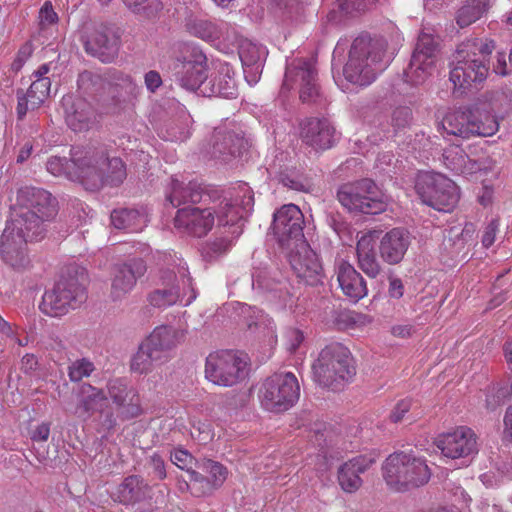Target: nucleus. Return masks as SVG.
<instances>
[{
	"instance_id": "nucleus-19",
	"label": "nucleus",
	"mask_w": 512,
	"mask_h": 512,
	"mask_svg": "<svg viewBox=\"0 0 512 512\" xmlns=\"http://www.w3.org/2000/svg\"><path fill=\"white\" fill-rule=\"evenodd\" d=\"M147 271L141 258H133L113 268L110 296L113 301L122 300L135 286L137 279Z\"/></svg>"
},
{
	"instance_id": "nucleus-57",
	"label": "nucleus",
	"mask_w": 512,
	"mask_h": 512,
	"mask_svg": "<svg viewBox=\"0 0 512 512\" xmlns=\"http://www.w3.org/2000/svg\"><path fill=\"white\" fill-rule=\"evenodd\" d=\"M170 458L173 464H175L180 469L185 470L188 475H190L191 471H195L192 469V465L196 462V460L187 450L175 449L171 453Z\"/></svg>"
},
{
	"instance_id": "nucleus-45",
	"label": "nucleus",
	"mask_w": 512,
	"mask_h": 512,
	"mask_svg": "<svg viewBox=\"0 0 512 512\" xmlns=\"http://www.w3.org/2000/svg\"><path fill=\"white\" fill-rule=\"evenodd\" d=\"M62 104L65 107V118L66 124L70 127H76L78 124H83L88 120V117L83 112V110L79 111V108L84 105L82 101H79L77 104L72 102V98H63Z\"/></svg>"
},
{
	"instance_id": "nucleus-41",
	"label": "nucleus",
	"mask_w": 512,
	"mask_h": 512,
	"mask_svg": "<svg viewBox=\"0 0 512 512\" xmlns=\"http://www.w3.org/2000/svg\"><path fill=\"white\" fill-rule=\"evenodd\" d=\"M51 81L46 79H35L25 95L29 98L31 109L38 108L49 95Z\"/></svg>"
},
{
	"instance_id": "nucleus-27",
	"label": "nucleus",
	"mask_w": 512,
	"mask_h": 512,
	"mask_svg": "<svg viewBox=\"0 0 512 512\" xmlns=\"http://www.w3.org/2000/svg\"><path fill=\"white\" fill-rule=\"evenodd\" d=\"M236 94V82L233 72L228 66L221 67L218 72L207 77V81L202 86V95L205 97L220 96L231 98Z\"/></svg>"
},
{
	"instance_id": "nucleus-61",
	"label": "nucleus",
	"mask_w": 512,
	"mask_h": 512,
	"mask_svg": "<svg viewBox=\"0 0 512 512\" xmlns=\"http://www.w3.org/2000/svg\"><path fill=\"white\" fill-rule=\"evenodd\" d=\"M412 400L409 398L402 399L392 409L389 419L393 423H399L404 419V416L411 409Z\"/></svg>"
},
{
	"instance_id": "nucleus-62",
	"label": "nucleus",
	"mask_w": 512,
	"mask_h": 512,
	"mask_svg": "<svg viewBox=\"0 0 512 512\" xmlns=\"http://www.w3.org/2000/svg\"><path fill=\"white\" fill-rule=\"evenodd\" d=\"M99 423L102 430L110 432L114 430L117 425L116 416L112 409H100L99 410Z\"/></svg>"
},
{
	"instance_id": "nucleus-37",
	"label": "nucleus",
	"mask_w": 512,
	"mask_h": 512,
	"mask_svg": "<svg viewBox=\"0 0 512 512\" xmlns=\"http://www.w3.org/2000/svg\"><path fill=\"white\" fill-rule=\"evenodd\" d=\"M78 89L85 95L96 96L105 88V81L101 75L84 70L78 76Z\"/></svg>"
},
{
	"instance_id": "nucleus-8",
	"label": "nucleus",
	"mask_w": 512,
	"mask_h": 512,
	"mask_svg": "<svg viewBox=\"0 0 512 512\" xmlns=\"http://www.w3.org/2000/svg\"><path fill=\"white\" fill-rule=\"evenodd\" d=\"M337 198L350 212L377 215L387 208L383 193L369 178L343 184L338 189Z\"/></svg>"
},
{
	"instance_id": "nucleus-49",
	"label": "nucleus",
	"mask_w": 512,
	"mask_h": 512,
	"mask_svg": "<svg viewBox=\"0 0 512 512\" xmlns=\"http://www.w3.org/2000/svg\"><path fill=\"white\" fill-rule=\"evenodd\" d=\"M197 467L203 472L207 473L210 480L215 486L220 487L226 479L227 470L219 462H215L211 459H204L201 463H197Z\"/></svg>"
},
{
	"instance_id": "nucleus-6",
	"label": "nucleus",
	"mask_w": 512,
	"mask_h": 512,
	"mask_svg": "<svg viewBox=\"0 0 512 512\" xmlns=\"http://www.w3.org/2000/svg\"><path fill=\"white\" fill-rule=\"evenodd\" d=\"M87 273L84 268L69 266L53 289L46 291L40 307L50 316H61L80 307L87 300Z\"/></svg>"
},
{
	"instance_id": "nucleus-11",
	"label": "nucleus",
	"mask_w": 512,
	"mask_h": 512,
	"mask_svg": "<svg viewBox=\"0 0 512 512\" xmlns=\"http://www.w3.org/2000/svg\"><path fill=\"white\" fill-rule=\"evenodd\" d=\"M177 331L172 326L161 325L139 345L131 360V370L140 374L151 371L155 362L161 361L165 352L177 344Z\"/></svg>"
},
{
	"instance_id": "nucleus-59",
	"label": "nucleus",
	"mask_w": 512,
	"mask_h": 512,
	"mask_svg": "<svg viewBox=\"0 0 512 512\" xmlns=\"http://www.w3.org/2000/svg\"><path fill=\"white\" fill-rule=\"evenodd\" d=\"M341 10L346 13L365 11L370 5L377 0H338Z\"/></svg>"
},
{
	"instance_id": "nucleus-12",
	"label": "nucleus",
	"mask_w": 512,
	"mask_h": 512,
	"mask_svg": "<svg viewBox=\"0 0 512 512\" xmlns=\"http://www.w3.org/2000/svg\"><path fill=\"white\" fill-rule=\"evenodd\" d=\"M205 374L212 383L230 387L246 377L247 361L230 350L210 354L206 358Z\"/></svg>"
},
{
	"instance_id": "nucleus-39",
	"label": "nucleus",
	"mask_w": 512,
	"mask_h": 512,
	"mask_svg": "<svg viewBox=\"0 0 512 512\" xmlns=\"http://www.w3.org/2000/svg\"><path fill=\"white\" fill-rule=\"evenodd\" d=\"M181 295V286L172 285L169 288L156 289L149 293L148 302L157 308H163L175 304Z\"/></svg>"
},
{
	"instance_id": "nucleus-7",
	"label": "nucleus",
	"mask_w": 512,
	"mask_h": 512,
	"mask_svg": "<svg viewBox=\"0 0 512 512\" xmlns=\"http://www.w3.org/2000/svg\"><path fill=\"white\" fill-rule=\"evenodd\" d=\"M316 383L332 391L342 390L356 374L350 351L340 343L324 347L312 365Z\"/></svg>"
},
{
	"instance_id": "nucleus-16",
	"label": "nucleus",
	"mask_w": 512,
	"mask_h": 512,
	"mask_svg": "<svg viewBox=\"0 0 512 512\" xmlns=\"http://www.w3.org/2000/svg\"><path fill=\"white\" fill-rule=\"evenodd\" d=\"M121 31L113 26H101L84 40L85 51L103 63H111L119 53Z\"/></svg>"
},
{
	"instance_id": "nucleus-33",
	"label": "nucleus",
	"mask_w": 512,
	"mask_h": 512,
	"mask_svg": "<svg viewBox=\"0 0 512 512\" xmlns=\"http://www.w3.org/2000/svg\"><path fill=\"white\" fill-rule=\"evenodd\" d=\"M104 183L111 187L120 186L127 177L126 164L120 157H110L104 147Z\"/></svg>"
},
{
	"instance_id": "nucleus-13",
	"label": "nucleus",
	"mask_w": 512,
	"mask_h": 512,
	"mask_svg": "<svg viewBox=\"0 0 512 512\" xmlns=\"http://www.w3.org/2000/svg\"><path fill=\"white\" fill-rule=\"evenodd\" d=\"M304 216L298 206L294 204L283 205L273 215L271 229L279 247L289 250L307 242L304 233Z\"/></svg>"
},
{
	"instance_id": "nucleus-42",
	"label": "nucleus",
	"mask_w": 512,
	"mask_h": 512,
	"mask_svg": "<svg viewBox=\"0 0 512 512\" xmlns=\"http://www.w3.org/2000/svg\"><path fill=\"white\" fill-rule=\"evenodd\" d=\"M136 392V389L129 386L122 379L110 380L107 384V393L115 405L123 400H129L131 402V398H133V394Z\"/></svg>"
},
{
	"instance_id": "nucleus-52",
	"label": "nucleus",
	"mask_w": 512,
	"mask_h": 512,
	"mask_svg": "<svg viewBox=\"0 0 512 512\" xmlns=\"http://www.w3.org/2000/svg\"><path fill=\"white\" fill-rule=\"evenodd\" d=\"M276 178L279 183L285 187H288L289 189L299 192L309 191V185L306 179L294 172L281 171L278 173Z\"/></svg>"
},
{
	"instance_id": "nucleus-44",
	"label": "nucleus",
	"mask_w": 512,
	"mask_h": 512,
	"mask_svg": "<svg viewBox=\"0 0 512 512\" xmlns=\"http://www.w3.org/2000/svg\"><path fill=\"white\" fill-rule=\"evenodd\" d=\"M125 5L135 14L145 18H154L160 10L159 0H123Z\"/></svg>"
},
{
	"instance_id": "nucleus-56",
	"label": "nucleus",
	"mask_w": 512,
	"mask_h": 512,
	"mask_svg": "<svg viewBox=\"0 0 512 512\" xmlns=\"http://www.w3.org/2000/svg\"><path fill=\"white\" fill-rule=\"evenodd\" d=\"M146 467L154 479L164 480L167 477L164 459L158 453L147 458Z\"/></svg>"
},
{
	"instance_id": "nucleus-53",
	"label": "nucleus",
	"mask_w": 512,
	"mask_h": 512,
	"mask_svg": "<svg viewBox=\"0 0 512 512\" xmlns=\"http://www.w3.org/2000/svg\"><path fill=\"white\" fill-rule=\"evenodd\" d=\"M239 57L243 64L246 67H254L256 69L259 68V62L261 59V52L257 45L251 42H245L241 44L239 49Z\"/></svg>"
},
{
	"instance_id": "nucleus-51",
	"label": "nucleus",
	"mask_w": 512,
	"mask_h": 512,
	"mask_svg": "<svg viewBox=\"0 0 512 512\" xmlns=\"http://www.w3.org/2000/svg\"><path fill=\"white\" fill-rule=\"evenodd\" d=\"M180 278L178 279L176 273L172 270L166 269L161 271V280L162 283L165 285V288H169L172 285H179L180 283L183 286V289L186 287L191 290V292L194 293V289L192 288V280L189 277V273L186 269L182 268L179 270Z\"/></svg>"
},
{
	"instance_id": "nucleus-46",
	"label": "nucleus",
	"mask_w": 512,
	"mask_h": 512,
	"mask_svg": "<svg viewBox=\"0 0 512 512\" xmlns=\"http://www.w3.org/2000/svg\"><path fill=\"white\" fill-rule=\"evenodd\" d=\"M191 480V494L196 497H202L211 494L215 489L219 488L215 486L209 477L204 476L198 471L190 472Z\"/></svg>"
},
{
	"instance_id": "nucleus-58",
	"label": "nucleus",
	"mask_w": 512,
	"mask_h": 512,
	"mask_svg": "<svg viewBox=\"0 0 512 512\" xmlns=\"http://www.w3.org/2000/svg\"><path fill=\"white\" fill-rule=\"evenodd\" d=\"M509 396L510 390L507 387H500L497 389L493 387L486 396V406L488 409L494 410Z\"/></svg>"
},
{
	"instance_id": "nucleus-5",
	"label": "nucleus",
	"mask_w": 512,
	"mask_h": 512,
	"mask_svg": "<svg viewBox=\"0 0 512 512\" xmlns=\"http://www.w3.org/2000/svg\"><path fill=\"white\" fill-rule=\"evenodd\" d=\"M386 48L387 42L382 37L360 35L354 39L343 71L346 80L359 86L371 84L377 71L382 70Z\"/></svg>"
},
{
	"instance_id": "nucleus-17",
	"label": "nucleus",
	"mask_w": 512,
	"mask_h": 512,
	"mask_svg": "<svg viewBox=\"0 0 512 512\" xmlns=\"http://www.w3.org/2000/svg\"><path fill=\"white\" fill-rule=\"evenodd\" d=\"M217 189H205L200 184L189 182L183 186L177 179L171 180V192L166 199L173 207H187L196 204L211 205L223 199Z\"/></svg>"
},
{
	"instance_id": "nucleus-24",
	"label": "nucleus",
	"mask_w": 512,
	"mask_h": 512,
	"mask_svg": "<svg viewBox=\"0 0 512 512\" xmlns=\"http://www.w3.org/2000/svg\"><path fill=\"white\" fill-rule=\"evenodd\" d=\"M178 66L179 70L175 75L181 87L191 91L198 90L202 94V86L208 77L206 57L201 55L194 61L183 62Z\"/></svg>"
},
{
	"instance_id": "nucleus-32",
	"label": "nucleus",
	"mask_w": 512,
	"mask_h": 512,
	"mask_svg": "<svg viewBox=\"0 0 512 512\" xmlns=\"http://www.w3.org/2000/svg\"><path fill=\"white\" fill-rule=\"evenodd\" d=\"M111 223L117 229L138 232L142 229L144 216L136 209H115L111 213Z\"/></svg>"
},
{
	"instance_id": "nucleus-35",
	"label": "nucleus",
	"mask_w": 512,
	"mask_h": 512,
	"mask_svg": "<svg viewBox=\"0 0 512 512\" xmlns=\"http://www.w3.org/2000/svg\"><path fill=\"white\" fill-rule=\"evenodd\" d=\"M435 65L431 60L426 62L419 58H411L408 67L404 70L405 81L412 85H420L432 74Z\"/></svg>"
},
{
	"instance_id": "nucleus-25",
	"label": "nucleus",
	"mask_w": 512,
	"mask_h": 512,
	"mask_svg": "<svg viewBox=\"0 0 512 512\" xmlns=\"http://www.w3.org/2000/svg\"><path fill=\"white\" fill-rule=\"evenodd\" d=\"M477 451V437L471 428L459 426L450 432V459H461V465L468 466L469 456Z\"/></svg>"
},
{
	"instance_id": "nucleus-10",
	"label": "nucleus",
	"mask_w": 512,
	"mask_h": 512,
	"mask_svg": "<svg viewBox=\"0 0 512 512\" xmlns=\"http://www.w3.org/2000/svg\"><path fill=\"white\" fill-rule=\"evenodd\" d=\"M74 169L70 172V180L79 183L85 190L97 192L104 183L103 163L104 147H74Z\"/></svg>"
},
{
	"instance_id": "nucleus-47",
	"label": "nucleus",
	"mask_w": 512,
	"mask_h": 512,
	"mask_svg": "<svg viewBox=\"0 0 512 512\" xmlns=\"http://www.w3.org/2000/svg\"><path fill=\"white\" fill-rule=\"evenodd\" d=\"M116 406L117 417L126 421L138 417L142 413L141 401L138 392L129 400L120 401Z\"/></svg>"
},
{
	"instance_id": "nucleus-4",
	"label": "nucleus",
	"mask_w": 512,
	"mask_h": 512,
	"mask_svg": "<svg viewBox=\"0 0 512 512\" xmlns=\"http://www.w3.org/2000/svg\"><path fill=\"white\" fill-rule=\"evenodd\" d=\"M382 475L391 490L404 493L427 485L432 471L427 460L414 451H397L385 459Z\"/></svg>"
},
{
	"instance_id": "nucleus-2",
	"label": "nucleus",
	"mask_w": 512,
	"mask_h": 512,
	"mask_svg": "<svg viewBox=\"0 0 512 512\" xmlns=\"http://www.w3.org/2000/svg\"><path fill=\"white\" fill-rule=\"evenodd\" d=\"M57 199L48 191L37 187H23L17 193V205L10 222L33 239H44L47 223L58 214Z\"/></svg>"
},
{
	"instance_id": "nucleus-29",
	"label": "nucleus",
	"mask_w": 512,
	"mask_h": 512,
	"mask_svg": "<svg viewBox=\"0 0 512 512\" xmlns=\"http://www.w3.org/2000/svg\"><path fill=\"white\" fill-rule=\"evenodd\" d=\"M79 402L77 404V412L79 417L89 418L95 411L102 408L107 401L106 393L88 383H83L79 387Z\"/></svg>"
},
{
	"instance_id": "nucleus-3",
	"label": "nucleus",
	"mask_w": 512,
	"mask_h": 512,
	"mask_svg": "<svg viewBox=\"0 0 512 512\" xmlns=\"http://www.w3.org/2000/svg\"><path fill=\"white\" fill-rule=\"evenodd\" d=\"M494 49V40L488 38L467 39L457 47L453 55L455 66L450 70L455 89L465 91L472 83L486 79L489 72L486 57Z\"/></svg>"
},
{
	"instance_id": "nucleus-54",
	"label": "nucleus",
	"mask_w": 512,
	"mask_h": 512,
	"mask_svg": "<svg viewBox=\"0 0 512 512\" xmlns=\"http://www.w3.org/2000/svg\"><path fill=\"white\" fill-rule=\"evenodd\" d=\"M190 31L203 40H214L218 37L215 24L207 20H196L190 25Z\"/></svg>"
},
{
	"instance_id": "nucleus-48",
	"label": "nucleus",
	"mask_w": 512,
	"mask_h": 512,
	"mask_svg": "<svg viewBox=\"0 0 512 512\" xmlns=\"http://www.w3.org/2000/svg\"><path fill=\"white\" fill-rule=\"evenodd\" d=\"M73 151L74 147L70 151V158L57 156L51 157L47 161V170L55 176L64 175L70 180V172L74 169Z\"/></svg>"
},
{
	"instance_id": "nucleus-21",
	"label": "nucleus",
	"mask_w": 512,
	"mask_h": 512,
	"mask_svg": "<svg viewBox=\"0 0 512 512\" xmlns=\"http://www.w3.org/2000/svg\"><path fill=\"white\" fill-rule=\"evenodd\" d=\"M375 462L367 455H359L341 464L337 471V480L346 493H355L362 486L360 474L366 472Z\"/></svg>"
},
{
	"instance_id": "nucleus-28",
	"label": "nucleus",
	"mask_w": 512,
	"mask_h": 512,
	"mask_svg": "<svg viewBox=\"0 0 512 512\" xmlns=\"http://www.w3.org/2000/svg\"><path fill=\"white\" fill-rule=\"evenodd\" d=\"M150 491L151 487L141 476L129 475L118 486L117 499L125 505L135 504L146 500Z\"/></svg>"
},
{
	"instance_id": "nucleus-1",
	"label": "nucleus",
	"mask_w": 512,
	"mask_h": 512,
	"mask_svg": "<svg viewBox=\"0 0 512 512\" xmlns=\"http://www.w3.org/2000/svg\"><path fill=\"white\" fill-rule=\"evenodd\" d=\"M254 197L249 195L239 207L232 199L224 197L216 204L204 205V208L187 206L179 208L174 218V225L195 237L205 236L213 227L215 217L218 226L229 228V233L239 237L243 232L244 219L242 211L253 205Z\"/></svg>"
},
{
	"instance_id": "nucleus-23",
	"label": "nucleus",
	"mask_w": 512,
	"mask_h": 512,
	"mask_svg": "<svg viewBox=\"0 0 512 512\" xmlns=\"http://www.w3.org/2000/svg\"><path fill=\"white\" fill-rule=\"evenodd\" d=\"M244 149L243 136L232 130H214L207 151L211 157L227 161L230 157L240 156Z\"/></svg>"
},
{
	"instance_id": "nucleus-14",
	"label": "nucleus",
	"mask_w": 512,
	"mask_h": 512,
	"mask_svg": "<svg viewBox=\"0 0 512 512\" xmlns=\"http://www.w3.org/2000/svg\"><path fill=\"white\" fill-rule=\"evenodd\" d=\"M41 240L29 237L19 231L14 223L7 221L0 239V258L14 271L23 273L32 267L27 243Z\"/></svg>"
},
{
	"instance_id": "nucleus-26",
	"label": "nucleus",
	"mask_w": 512,
	"mask_h": 512,
	"mask_svg": "<svg viewBox=\"0 0 512 512\" xmlns=\"http://www.w3.org/2000/svg\"><path fill=\"white\" fill-rule=\"evenodd\" d=\"M337 279L343 293L354 301H358L367 295L366 281L349 262L342 260L339 263Z\"/></svg>"
},
{
	"instance_id": "nucleus-63",
	"label": "nucleus",
	"mask_w": 512,
	"mask_h": 512,
	"mask_svg": "<svg viewBox=\"0 0 512 512\" xmlns=\"http://www.w3.org/2000/svg\"><path fill=\"white\" fill-rule=\"evenodd\" d=\"M41 25H51L58 21V16L53 9L51 2L46 1L39 11Z\"/></svg>"
},
{
	"instance_id": "nucleus-64",
	"label": "nucleus",
	"mask_w": 512,
	"mask_h": 512,
	"mask_svg": "<svg viewBox=\"0 0 512 512\" xmlns=\"http://www.w3.org/2000/svg\"><path fill=\"white\" fill-rule=\"evenodd\" d=\"M499 228V221L497 219L492 220L485 228L482 235V244L485 248L492 246L496 239V234Z\"/></svg>"
},
{
	"instance_id": "nucleus-31",
	"label": "nucleus",
	"mask_w": 512,
	"mask_h": 512,
	"mask_svg": "<svg viewBox=\"0 0 512 512\" xmlns=\"http://www.w3.org/2000/svg\"><path fill=\"white\" fill-rule=\"evenodd\" d=\"M356 251L361 270L369 277L376 278L382 268L371 245V241L365 238L361 239L357 243Z\"/></svg>"
},
{
	"instance_id": "nucleus-30",
	"label": "nucleus",
	"mask_w": 512,
	"mask_h": 512,
	"mask_svg": "<svg viewBox=\"0 0 512 512\" xmlns=\"http://www.w3.org/2000/svg\"><path fill=\"white\" fill-rule=\"evenodd\" d=\"M493 0H466L456 12V23L467 27L480 19L491 7Z\"/></svg>"
},
{
	"instance_id": "nucleus-9",
	"label": "nucleus",
	"mask_w": 512,
	"mask_h": 512,
	"mask_svg": "<svg viewBox=\"0 0 512 512\" xmlns=\"http://www.w3.org/2000/svg\"><path fill=\"white\" fill-rule=\"evenodd\" d=\"M300 396V386L291 373H276L268 377L259 391L262 407L270 412L282 413L292 408Z\"/></svg>"
},
{
	"instance_id": "nucleus-60",
	"label": "nucleus",
	"mask_w": 512,
	"mask_h": 512,
	"mask_svg": "<svg viewBox=\"0 0 512 512\" xmlns=\"http://www.w3.org/2000/svg\"><path fill=\"white\" fill-rule=\"evenodd\" d=\"M455 154L452 160V166H450V170L455 171L456 173H466L468 169L466 168V163L470 162L468 156L458 148L456 145L455 150L450 149V155ZM472 168H469L471 170Z\"/></svg>"
},
{
	"instance_id": "nucleus-50",
	"label": "nucleus",
	"mask_w": 512,
	"mask_h": 512,
	"mask_svg": "<svg viewBox=\"0 0 512 512\" xmlns=\"http://www.w3.org/2000/svg\"><path fill=\"white\" fill-rule=\"evenodd\" d=\"M326 221L344 243L352 239L351 226L341 214L330 213L327 215Z\"/></svg>"
},
{
	"instance_id": "nucleus-38",
	"label": "nucleus",
	"mask_w": 512,
	"mask_h": 512,
	"mask_svg": "<svg viewBox=\"0 0 512 512\" xmlns=\"http://www.w3.org/2000/svg\"><path fill=\"white\" fill-rule=\"evenodd\" d=\"M375 116L377 117V122H374L375 125L383 126L388 123V116L385 113L378 111ZM411 120L412 110L407 106H399L392 111L389 124L394 128H406L411 124Z\"/></svg>"
},
{
	"instance_id": "nucleus-18",
	"label": "nucleus",
	"mask_w": 512,
	"mask_h": 512,
	"mask_svg": "<svg viewBox=\"0 0 512 512\" xmlns=\"http://www.w3.org/2000/svg\"><path fill=\"white\" fill-rule=\"evenodd\" d=\"M285 253L298 278L310 286L321 282L322 266L308 242L300 243V245L286 250Z\"/></svg>"
},
{
	"instance_id": "nucleus-36",
	"label": "nucleus",
	"mask_w": 512,
	"mask_h": 512,
	"mask_svg": "<svg viewBox=\"0 0 512 512\" xmlns=\"http://www.w3.org/2000/svg\"><path fill=\"white\" fill-rule=\"evenodd\" d=\"M438 47L439 43L432 35L422 33L418 37V41L411 58L415 59L417 57L419 60H424L426 62L431 60L435 65Z\"/></svg>"
},
{
	"instance_id": "nucleus-40",
	"label": "nucleus",
	"mask_w": 512,
	"mask_h": 512,
	"mask_svg": "<svg viewBox=\"0 0 512 512\" xmlns=\"http://www.w3.org/2000/svg\"><path fill=\"white\" fill-rule=\"evenodd\" d=\"M335 130H303L302 141L315 149H328L334 141Z\"/></svg>"
},
{
	"instance_id": "nucleus-43",
	"label": "nucleus",
	"mask_w": 512,
	"mask_h": 512,
	"mask_svg": "<svg viewBox=\"0 0 512 512\" xmlns=\"http://www.w3.org/2000/svg\"><path fill=\"white\" fill-rule=\"evenodd\" d=\"M279 281L275 276H272L270 269L265 266L263 268H255L252 274L253 289L259 291H273L276 290Z\"/></svg>"
},
{
	"instance_id": "nucleus-20",
	"label": "nucleus",
	"mask_w": 512,
	"mask_h": 512,
	"mask_svg": "<svg viewBox=\"0 0 512 512\" xmlns=\"http://www.w3.org/2000/svg\"><path fill=\"white\" fill-rule=\"evenodd\" d=\"M290 82L299 84V98L303 103L312 102L319 95L317 71L315 67L308 62H303L299 66L287 69L282 84V90H290Z\"/></svg>"
},
{
	"instance_id": "nucleus-55",
	"label": "nucleus",
	"mask_w": 512,
	"mask_h": 512,
	"mask_svg": "<svg viewBox=\"0 0 512 512\" xmlns=\"http://www.w3.org/2000/svg\"><path fill=\"white\" fill-rule=\"evenodd\" d=\"M94 370L93 364L86 360L81 359L77 360L69 366V378L73 382H78L82 380L83 377H87Z\"/></svg>"
},
{
	"instance_id": "nucleus-22",
	"label": "nucleus",
	"mask_w": 512,
	"mask_h": 512,
	"mask_svg": "<svg viewBox=\"0 0 512 512\" xmlns=\"http://www.w3.org/2000/svg\"><path fill=\"white\" fill-rule=\"evenodd\" d=\"M411 244L410 233L404 228H393L386 232L379 244V254L390 265L400 263Z\"/></svg>"
},
{
	"instance_id": "nucleus-34",
	"label": "nucleus",
	"mask_w": 512,
	"mask_h": 512,
	"mask_svg": "<svg viewBox=\"0 0 512 512\" xmlns=\"http://www.w3.org/2000/svg\"><path fill=\"white\" fill-rule=\"evenodd\" d=\"M223 229V236L216 238L213 241L206 242L202 247V256L208 262H212L218 259L220 256L224 255L232 246V241L235 237L229 233V228Z\"/></svg>"
},
{
	"instance_id": "nucleus-15",
	"label": "nucleus",
	"mask_w": 512,
	"mask_h": 512,
	"mask_svg": "<svg viewBox=\"0 0 512 512\" xmlns=\"http://www.w3.org/2000/svg\"><path fill=\"white\" fill-rule=\"evenodd\" d=\"M415 190L423 203L437 212H447L448 179L445 175L420 171L416 176Z\"/></svg>"
}]
</instances>
